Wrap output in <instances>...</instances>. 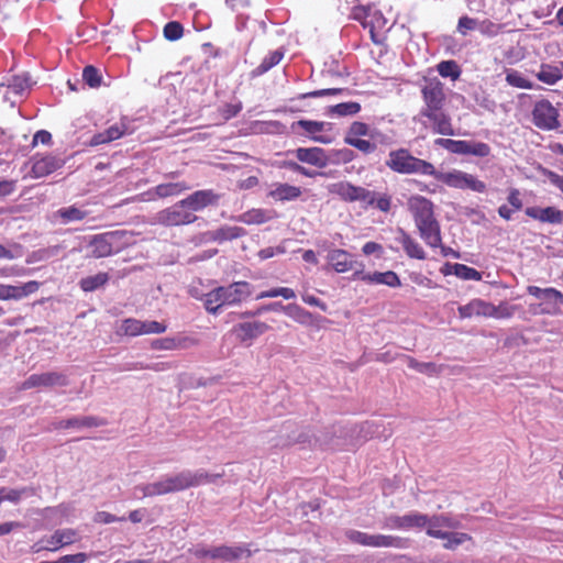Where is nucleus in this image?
<instances>
[{"mask_svg":"<svg viewBox=\"0 0 563 563\" xmlns=\"http://www.w3.org/2000/svg\"><path fill=\"white\" fill-rule=\"evenodd\" d=\"M283 58V53L279 51L273 52L268 57H265L264 60L257 66L253 71L252 76H261L268 71L272 67L277 65Z\"/></svg>","mask_w":563,"mask_h":563,"instance_id":"58836bf2","label":"nucleus"},{"mask_svg":"<svg viewBox=\"0 0 563 563\" xmlns=\"http://www.w3.org/2000/svg\"><path fill=\"white\" fill-rule=\"evenodd\" d=\"M492 314L489 317L494 318H510L515 312V307L509 306L506 302H501L499 306L493 305Z\"/></svg>","mask_w":563,"mask_h":563,"instance_id":"4d7b16f0","label":"nucleus"},{"mask_svg":"<svg viewBox=\"0 0 563 563\" xmlns=\"http://www.w3.org/2000/svg\"><path fill=\"white\" fill-rule=\"evenodd\" d=\"M297 125L302 128L306 132L313 134L323 131L324 122L319 121H310V120H299Z\"/></svg>","mask_w":563,"mask_h":563,"instance_id":"13d9d810","label":"nucleus"},{"mask_svg":"<svg viewBox=\"0 0 563 563\" xmlns=\"http://www.w3.org/2000/svg\"><path fill=\"white\" fill-rule=\"evenodd\" d=\"M224 306L219 288L206 295L205 307L209 312L216 313L220 307Z\"/></svg>","mask_w":563,"mask_h":563,"instance_id":"37998d69","label":"nucleus"},{"mask_svg":"<svg viewBox=\"0 0 563 563\" xmlns=\"http://www.w3.org/2000/svg\"><path fill=\"white\" fill-rule=\"evenodd\" d=\"M368 134V126L363 122H353L349 130V136H365Z\"/></svg>","mask_w":563,"mask_h":563,"instance_id":"0e129e2a","label":"nucleus"},{"mask_svg":"<svg viewBox=\"0 0 563 563\" xmlns=\"http://www.w3.org/2000/svg\"><path fill=\"white\" fill-rule=\"evenodd\" d=\"M82 79L91 88H98L101 85L99 70L92 65H88L84 68Z\"/></svg>","mask_w":563,"mask_h":563,"instance_id":"a18cd8bd","label":"nucleus"},{"mask_svg":"<svg viewBox=\"0 0 563 563\" xmlns=\"http://www.w3.org/2000/svg\"><path fill=\"white\" fill-rule=\"evenodd\" d=\"M187 206L181 205V200L170 208L161 210L155 216V222L166 227H177L190 224L197 220V217L187 211Z\"/></svg>","mask_w":563,"mask_h":563,"instance_id":"6e6552de","label":"nucleus"},{"mask_svg":"<svg viewBox=\"0 0 563 563\" xmlns=\"http://www.w3.org/2000/svg\"><path fill=\"white\" fill-rule=\"evenodd\" d=\"M526 214L532 219L541 222H548L552 224H559L563 221V211L555 209L554 207L538 208L529 207L526 209Z\"/></svg>","mask_w":563,"mask_h":563,"instance_id":"6ab92c4d","label":"nucleus"},{"mask_svg":"<svg viewBox=\"0 0 563 563\" xmlns=\"http://www.w3.org/2000/svg\"><path fill=\"white\" fill-rule=\"evenodd\" d=\"M528 292L538 299H543V300H549V301L560 300L561 302H563V295L554 288L542 289L537 286H529Z\"/></svg>","mask_w":563,"mask_h":563,"instance_id":"e433bc0d","label":"nucleus"},{"mask_svg":"<svg viewBox=\"0 0 563 563\" xmlns=\"http://www.w3.org/2000/svg\"><path fill=\"white\" fill-rule=\"evenodd\" d=\"M445 267L451 269V271H449V273H453L454 275H456L457 277H460L462 279H465V280H481L482 279V274L478 271H476L472 267H468L464 264H459V263H455L453 265L446 264ZM444 274H448V271H444Z\"/></svg>","mask_w":563,"mask_h":563,"instance_id":"c756f323","label":"nucleus"},{"mask_svg":"<svg viewBox=\"0 0 563 563\" xmlns=\"http://www.w3.org/2000/svg\"><path fill=\"white\" fill-rule=\"evenodd\" d=\"M493 305L481 299H474L467 305L459 307L461 318H471L473 316L489 317L492 314Z\"/></svg>","mask_w":563,"mask_h":563,"instance_id":"b1692460","label":"nucleus"},{"mask_svg":"<svg viewBox=\"0 0 563 563\" xmlns=\"http://www.w3.org/2000/svg\"><path fill=\"white\" fill-rule=\"evenodd\" d=\"M31 86V77L27 73L12 76V79L8 84V87L12 89L13 92L16 95L22 93L25 89H29Z\"/></svg>","mask_w":563,"mask_h":563,"instance_id":"ea45409f","label":"nucleus"},{"mask_svg":"<svg viewBox=\"0 0 563 563\" xmlns=\"http://www.w3.org/2000/svg\"><path fill=\"white\" fill-rule=\"evenodd\" d=\"M119 232H107L93 235L88 244L89 256L95 258L107 257L112 254L113 244L119 239Z\"/></svg>","mask_w":563,"mask_h":563,"instance_id":"f8f14e48","label":"nucleus"},{"mask_svg":"<svg viewBox=\"0 0 563 563\" xmlns=\"http://www.w3.org/2000/svg\"><path fill=\"white\" fill-rule=\"evenodd\" d=\"M422 115L430 119L434 124V131L442 135H454L449 117L440 110L438 111H422Z\"/></svg>","mask_w":563,"mask_h":563,"instance_id":"a878e982","label":"nucleus"},{"mask_svg":"<svg viewBox=\"0 0 563 563\" xmlns=\"http://www.w3.org/2000/svg\"><path fill=\"white\" fill-rule=\"evenodd\" d=\"M329 191L349 202L361 201L366 205H373L375 202L374 191L367 190L364 187L354 186L347 181H339L330 185Z\"/></svg>","mask_w":563,"mask_h":563,"instance_id":"423d86ee","label":"nucleus"},{"mask_svg":"<svg viewBox=\"0 0 563 563\" xmlns=\"http://www.w3.org/2000/svg\"><path fill=\"white\" fill-rule=\"evenodd\" d=\"M211 559L221 560L223 562H233L243 558L249 559L252 555L250 549L245 547H227L220 545L212 548Z\"/></svg>","mask_w":563,"mask_h":563,"instance_id":"2eb2a0df","label":"nucleus"},{"mask_svg":"<svg viewBox=\"0 0 563 563\" xmlns=\"http://www.w3.org/2000/svg\"><path fill=\"white\" fill-rule=\"evenodd\" d=\"M345 536L351 542L364 545L367 533L350 529L345 532Z\"/></svg>","mask_w":563,"mask_h":563,"instance_id":"69168bd1","label":"nucleus"},{"mask_svg":"<svg viewBox=\"0 0 563 563\" xmlns=\"http://www.w3.org/2000/svg\"><path fill=\"white\" fill-rule=\"evenodd\" d=\"M272 216L262 209H252L239 216L238 221L245 224H262L271 220Z\"/></svg>","mask_w":563,"mask_h":563,"instance_id":"473e14b6","label":"nucleus"},{"mask_svg":"<svg viewBox=\"0 0 563 563\" xmlns=\"http://www.w3.org/2000/svg\"><path fill=\"white\" fill-rule=\"evenodd\" d=\"M420 236L431 247L441 245L440 224L434 217L433 203L421 196L411 197L408 201Z\"/></svg>","mask_w":563,"mask_h":563,"instance_id":"f03ea898","label":"nucleus"},{"mask_svg":"<svg viewBox=\"0 0 563 563\" xmlns=\"http://www.w3.org/2000/svg\"><path fill=\"white\" fill-rule=\"evenodd\" d=\"M108 280L109 275L107 273H98L97 275L82 278L80 280V287L84 291H93L106 285Z\"/></svg>","mask_w":563,"mask_h":563,"instance_id":"c9c22d12","label":"nucleus"},{"mask_svg":"<svg viewBox=\"0 0 563 563\" xmlns=\"http://www.w3.org/2000/svg\"><path fill=\"white\" fill-rule=\"evenodd\" d=\"M166 325L157 321H142V334L163 333Z\"/></svg>","mask_w":563,"mask_h":563,"instance_id":"bf43d9fd","label":"nucleus"},{"mask_svg":"<svg viewBox=\"0 0 563 563\" xmlns=\"http://www.w3.org/2000/svg\"><path fill=\"white\" fill-rule=\"evenodd\" d=\"M401 235L400 242L407 255L417 260H424L426 253L422 247L412 240L402 229H399Z\"/></svg>","mask_w":563,"mask_h":563,"instance_id":"c85d7f7f","label":"nucleus"},{"mask_svg":"<svg viewBox=\"0 0 563 563\" xmlns=\"http://www.w3.org/2000/svg\"><path fill=\"white\" fill-rule=\"evenodd\" d=\"M398 542L399 538L397 537L383 534H367L364 545L373 548H388L396 547Z\"/></svg>","mask_w":563,"mask_h":563,"instance_id":"72a5a7b5","label":"nucleus"},{"mask_svg":"<svg viewBox=\"0 0 563 563\" xmlns=\"http://www.w3.org/2000/svg\"><path fill=\"white\" fill-rule=\"evenodd\" d=\"M119 333H123L125 335H139L142 334V321L136 319H125L123 320Z\"/></svg>","mask_w":563,"mask_h":563,"instance_id":"49530a36","label":"nucleus"},{"mask_svg":"<svg viewBox=\"0 0 563 563\" xmlns=\"http://www.w3.org/2000/svg\"><path fill=\"white\" fill-rule=\"evenodd\" d=\"M224 305L240 302L250 295V286L245 282L233 283L228 287H219Z\"/></svg>","mask_w":563,"mask_h":563,"instance_id":"f3484780","label":"nucleus"},{"mask_svg":"<svg viewBox=\"0 0 563 563\" xmlns=\"http://www.w3.org/2000/svg\"><path fill=\"white\" fill-rule=\"evenodd\" d=\"M279 309H283L285 310L286 312H288L289 314H292L295 311L296 312H302L307 316H310L309 312H305L300 307H298L297 305H288V306H283L282 302H274V303H269L268 306L266 307H263L262 309L258 310L262 311V310H279Z\"/></svg>","mask_w":563,"mask_h":563,"instance_id":"6e6d98bb","label":"nucleus"},{"mask_svg":"<svg viewBox=\"0 0 563 563\" xmlns=\"http://www.w3.org/2000/svg\"><path fill=\"white\" fill-rule=\"evenodd\" d=\"M64 165V161L56 156H44L36 159L32 166V174L35 178L45 177Z\"/></svg>","mask_w":563,"mask_h":563,"instance_id":"aec40b11","label":"nucleus"},{"mask_svg":"<svg viewBox=\"0 0 563 563\" xmlns=\"http://www.w3.org/2000/svg\"><path fill=\"white\" fill-rule=\"evenodd\" d=\"M438 71L442 77H451L453 80L461 75L460 66L455 60H443L438 65Z\"/></svg>","mask_w":563,"mask_h":563,"instance_id":"a19ab883","label":"nucleus"},{"mask_svg":"<svg viewBox=\"0 0 563 563\" xmlns=\"http://www.w3.org/2000/svg\"><path fill=\"white\" fill-rule=\"evenodd\" d=\"M98 426L99 422L93 417H75L60 421L56 428H92Z\"/></svg>","mask_w":563,"mask_h":563,"instance_id":"f704fd0d","label":"nucleus"},{"mask_svg":"<svg viewBox=\"0 0 563 563\" xmlns=\"http://www.w3.org/2000/svg\"><path fill=\"white\" fill-rule=\"evenodd\" d=\"M69 379L66 374L62 372H45L41 374H32L22 384L23 389H31L35 387H56L67 386Z\"/></svg>","mask_w":563,"mask_h":563,"instance_id":"1a4fd4ad","label":"nucleus"},{"mask_svg":"<svg viewBox=\"0 0 563 563\" xmlns=\"http://www.w3.org/2000/svg\"><path fill=\"white\" fill-rule=\"evenodd\" d=\"M386 166L399 174L430 175L434 178L437 175V169L431 163L412 156L406 148L391 151Z\"/></svg>","mask_w":563,"mask_h":563,"instance_id":"7ed1b4c3","label":"nucleus"},{"mask_svg":"<svg viewBox=\"0 0 563 563\" xmlns=\"http://www.w3.org/2000/svg\"><path fill=\"white\" fill-rule=\"evenodd\" d=\"M40 284L35 280L29 282L23 286L0 285V299H21L30 294L35 292Z\"/></svg>","mask_w":563,"mask_h":563,"instance_id":"a211bd4d","label":"nucleus"},{"mask_svg":"<svg viewBox=\"0 0 563 563\" xmlns=\"http://www.w3.org/2000/svg\"><path fill=\"white\" fill-rule=\"evenodd\" d=\"M277 296H282L284 297L285 299H292L296 297V294L295 291L291 289V288H286V287H280V288H275V289H271V290H267V291H263L258 295V299H262V298H274V297H277Z\"/></svg>","mask_w":563,"mask_h":563,"instance_id":"603ef678","label":"nucleus"},{"mask_svg":"<svg viewBox=\"0 0 563 563\" xmlns=\"http://www.w3.org/2000/svg\"><path fill=\"white\" fill-rule=\"evenodd\" d=\"M345 536L351 542L364 545L367 533L350 529L345 532Z\"/></svg>","mask_w":563,"mask_h":563,"instance_id":"338daca9","label":"nucleus"},{"mask_svg":"<svg viewBox=\"0 0 563 563\" xmlns=\"http://www.w3.org/2000/svg\"><path fill=\"white\" fill-rule=\"evenodd\" d=\"M360 278L367 283L384 284L389 287L400 286V279H399L398 275L393 271H388V272H384V273L375 272L373 274H363L362 273Z\"/></svg>","mask_w":563,"mask_h":563,"instance_id":"cd10ccee","label":"nucleus"},{"mask_svg":"<svg viewBox=\"0 0 563 563\" xmlns=\"http://www.w3.org/2000/svg\"><path fill=\"white\" fill-rule=\"evenodd\" d=\"M296 157L303 163L317 166L324 167L328 163L327 155L324 151L320 147H311L303 148L299 147L296 150Z\"/></svg>","mask_w":563,"mask_h":563,"instance_id":"5701e85b","label":"nucleus"},{"mask_svg":"<svg viewBox=\"0 0 563 563\" xmlns=\"http://www.w3.org/2000/svg\"><path fill=\"white\" fill-rule=\"evenodd\" d=\"M184 34L183 25L179 22H168L164 27V36L168 41H177Z\"/></svg>","mask_w":563,"mask_h":563,"instance_id":"8fccbe9b","label":"nucleus"},{"mask_svg":"<svg viewBox=\"0 0 563 563\" xmlns=\"http://www.w3.org/2000/svg\"><path fill=\"white\" fill-rule=\"evenodd\" d=\"M445 540L446 542L443 544V547L448 550H454L460 544L471 540V537L467 533L463 532H450L449 537L445 538Z\"/></svg>","mask_w":563,"mask_h":563,"instance_id":"09e8293b","label":"nucleus"},{"mask_svg":"<svg viewBox=\"0 0 563 563\" xmlns=\"http://www.w3.org/2000/svg\"><path fill=\"white\" fill-rule=\"evenodd\" d=\"M218 200L219 196L212 190H198L183 199L181 205H186L187 209L191 211H199L208 206L216 205Z\"/></svg>","mask_w":563,"mask_h":563,"instance_id":"4468645a","label":"nucleus"},{"mask_svg":"<svg viewBox=\"0 0 563 563\" xmlns=\"http://www.w3.org/2000/svg\"><path fill=\"white\" fill-rule=\"evenodd\" d=\"M58 214L65 222H70L82 220L87 213L76 207H69L58 210Z\"/></svg>","mask_w":563,"mask_h":563,"instance_id":"de8ad7c7","label":"nucleus"},{"mask_svg":"<svg viewBox=\"0 0 563 563\" xmlns=\"http://www.w3.org/2000/svg\"><path fill=\"white\" fill-rule=\"evenodd\" d=\"M220 476V474H209L203 471H183L173 476H166L158 482L136 486L134 488V494H141L142 497H153L176 493L199 486L202 483H213Z\"/></svg>","mask_w":563,"mask_h":563,"instance_id":"f257e3e1","label":"nucleus"},{"mask_svg":"<svg viewBox=\"0 0 563 563\" xmlns=\"http://www.w3.org/2000/svg\"><path fill=\"white\" fill-rule=\"evenodd\" d=\"M345 142L349 145L354 146L355 148H357L364 153H367V154L372 153L376 150V144L372 143L369 141H366V140L346 136Z\"/></svg>","mask_w":563,"mask_h":563,"instance_id":"3c124183","label":"nucleus"},{"mask_svg":"<svg viewBox=\"0 0 563 563\" xmlns=\"http://www.w3.org/2000/svg\"><path fill=\"white\" fill-rule=\"evenodd\" d=\"M429 522H432L433 526L448 527L451 529H456L460 527V522L457 520H454L443 515L433 516L429 518Z\"/></svg>","mask_w":563,"mask_h":563,"instance_id":"5fc2aeb1","label":"nucleus"},{"mask_svg":"<svg viewBox=\"0 0 563 563\" xmlns=\"http://www.w3.org/2000/svg\"><path fill=\"white\" fill-rule=\"evenodd\" d=\"M267 330L268 325L261 321L243 322L234 328L236 336L243 342L255 339Z\"/></svg>","mask_w":563,"mask_h":563,"instance_id":"4be33fe9","label":"nucleus"},{"mask_svg":"<svg viewBox=\"0 0 563 563\" xmlns=\"http://www.w3.org/2000/svg\"><path fill=\"white\" fill-rule=\"evenodd\" d=\"M328 261L338 273L355 271L354 276L360 277L363 272V264L353 260V256L344 250H333L328 254Z\"/></svg>","mask_w":563,"mask_h":563,"instance_id":"9b49d317","label":"nucleus"},{"mask_svg":"<svg viewBox=\"0 0 563 563\" xmlns=\"http://www.w3.org/2000/svg\"><path fill=\"white\" fill-rule=\"evenodd\" d=\"M312 438L313 433L309 429H300L294 422L287 421L282 424L274 445L285 448L294 444H308L312 446Z\"/></svg>","mask_w":563,"mask_h":563,"instance_id":"20e7f679","label":"nucleus"},{"mask_svg":"<svg viewBox=\"0 0 563 563\" xmlns=\"http://www.w3.org/2000/svg\"><path fill=\"white\" fill-rule=\"evenodd\" d=\"M126 131V128L124 124L121 125H112L109 129H107L103 132L95 134L91 140L89 141V145L91 146H98L101 144H106L112 141H115L120 139L122 135H124Z\"/></svg>","mask_w":563,"mask_h":563,"instance_id":"bb28decb","label":"nucleus"},{"mask_svg":"<svg viewBox=\"0 0 563 563\" xmlns=\"http://www.w3.org/2000/svg\"><path fill=\"white\" fill-rule=\"evenodd\" d=\"M429 522V517L422 514H408L402 516V525L405 529L417 527H426Z\"/></svg>","mask_w":563,"mask_h":563,"instance_id":"c03bdc74","label":"nucleus"},{"mask_svg":"<svg viewBox=\"0 0 563 563\" xmlns=\"http://www.w3.org/2000/svg\"><path fill=\"white\" fill-rule=\"evenodd\" d=\"M5 500L11 503H19L21 497L26 494H34L33 488L31 487H23L21 489H12L5 487Z\"/></svg>","mask_w":563,"mask_h":563,"instance_id":"864d4df0","label":"nucleus"},{"mask_svg":"<svg viewBox=\"0 0 563 563\" xmlns=\"http://www.w3.org/2000/svg\"><path fill=\"white\" fill-rule=\"evenodd\" d=\"M532 121L541 130H558L561 126L559 111L548 100L537 101L532 110Z\"/></svg>","mask_w":563,"mask_h":563,"instance_id":"0eeeda50","label":"nucleus"},{"mask_svg":"<svg viewBox=\"0 0 563 563\" xmlns=\"http://www.w3.org/2000/svg\"><path fill=\"white\" fill-rule=\"evenodd\" d=\"M360 110L361 104L352 101L330 107V112L340 117L356 114Z\"/></svg>","mask_w":563,"mask_h":563,"instance_id":"79ce46f5","label":"nucleus"},{"mask_svg":"<svg viewBox=\"0 0 563 563\" xmlns=\"http://www.w3.org/2000/svg\"><path fill=\"white\" fill-rule=\"evenodd\" d=\"M341 92H343V89H341V88L320 89V90L301 93L299 96V99L319 98V97H323V96L338 95Z\"/></svg>","mask_w":563,"mask_h":563,"instance_id":"052dcab7","label":"nucleus"},{"mask_svg":"<svg viewBox=\"0 0 563 563\" xmlns=\"http://www.w3.org/2000/svg\"><path fill=\"white\" fill-rule=\"evenodd\" d=\"M120 520H123V518H117L115 516L106 511H99L95 515V521L98 523H112Z\"/></svg>","mask_w":563,"mask_h":563,"instance_id":"774afa93","label":"nucleus"},{"mask_svg":"<svg viewBox=\"0 0 563 563\" xmlns=\"http://www.w3.org/2000/svg\"><path fill=\"white\" fill-rule=\"evenodd\" d=\"M301 190L288 184H280L275 189L269 191V196L276 200H291L299 197Z\"/></svg>","mask_w":563,"mask_h":563,"instance_id":"7c9ffc66","label":"nucleus"},{"mask_svg":"<svg viewBox=\"0 0 563 563\" xmlns=\"http://www.w3.org/2000/svg\"><path fill=\"white\" fill-rule=\"evenodd\" d=\"M246 234V231L241 227H230L223 225L218 228L217 230L207 231L201 233L200 241L201 242H218L222 243L225 241H232L239 238H242Z\"/></svg>","mask_w":563,"mask_h":563,"instance_id":"ddd939ff","label":"nucleus"},{"mask_svg":"<svg viewBox=\"0 0 563 563\" xmlns=\"http://www.w3.org/2000/svg\"><path fill=\"white\" fill-rule=\"evenodd\" d=\"M490 147L488 144L483 142L474 141H457L455 154L473 155L477 157L488 156Z\"/></svg>","mask_w":563,"mask_h":563,"instance_id":"393cba45","label":"nucleus"},{"mask_svg":"<svg viewBox=\"0 0 563 563\" xmlns=\"http://www.w3.org/2000/svg\"><path fill=\"white\" fill-rule=\"evenodd\" d=\"M477 21L475 19L468 16H462L459 20L457 30L463 35L466 34L467 31L475 30L477 27Z\"/></svg>","mask_w":563,"mask_h":563,"instance_id":"e2e57ef3","label":"nucleus"},{"mask_svg":"<svg viewBox=\"0 0 563 563\" xmlns=\"http://www.w3.org/2000/svg\"><path fill=\"white\" fill-rule=\"evenodd\" d=\"M537 76L539 80L549 85H553L562 78V73L558 67L551 65H542Z\"/></svg>","mask_w":563,"mask_h":563,"instance_id":"4c0bfd02","label":"nucleus"},{"mask_svg":"<svg viewBox=\"0 0 563 563\" xmlns=\"http://www.w3.org/2000/svg\"><path fill=\"white\" fill-rule=\"evenodd\" d=\"M189 189L185 183H165L154 188L155 195L159 198L178 196L183 191Z\"/></svg>","mask_w":563,"mask_h":563,"instance_id":"2f4dec72","label":"nucleus"},{"mask_svg":"<svg viewBox=\"0 0 563 563\" xmlns=\"http://www.w3.org/2000/svg\"><path fill=\"white\" fill-rule=\"evenodd\" d=\"M506 80L509 85L518 88H530V82L517 73L507 74Z\"/></svg>","mask_w":563,"mask_h":563,"instance_id":"680f3d73","label":"nucleus"},{"mask_svg":"<svg viewBox=\"0 0 563 563\" xmlns=\"http://www.w3.org/2000/svg\"><path fill=\"white\" fill-rule=\"evenodd\" d=\"M77 532L74 529L56 530L49 538L45 539L47 551H56L62 547L74 543L77 540Z\"/></svg>","mask_w":563,"mask_h":563,"instance_id":"412c9836","label":"nucleus"},{"mask_svg":"<svg viewBox=\"0 0 563 563\" xmlns=\"http://www.w3.org/2000/svg\"><path fill=\"white\" fill-rule=\"evenodd\" d=\"M343 435H345V431L341 427H331L327 428L318 433H313L312 438V446H318L320 449H338L346 443V441H342Z\"/></svg>","mask_w":563,"mask_h":563,"instance_id":"9d476101","label":"nucleus"},{"mask_svg":"<svg viewBox=\"0 0 563 563\" xmlns=\"http://www.w3.org/2000/svg\"><path fill=\"white\" fill-rule=\"evenodd\" d=\"M435 179L459 189H471L476 192H484L486 190L485 183L461 170L450 173L437 172Z\"/></svg>","mask_w":563,"mask_h":563,"instance_id":"39448f33","label":"nucleus"},{"mask_svg":"<svg viewBox=\"0 0 563 563\" xmlns=\"http://www.w3.org/2000/svg\"><path fill=\"white\" fill-rule=\"evenodd\" d=\"M423 99L427 104L424 111H438L441 110L444 101L443 87L440 82H429L422 89Z\"/></svg>","mask_w":563,"mask_h":563,"instance_id":"dca6fc26","label":"nucleus"}]
</instances>
